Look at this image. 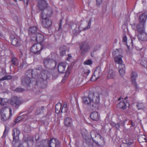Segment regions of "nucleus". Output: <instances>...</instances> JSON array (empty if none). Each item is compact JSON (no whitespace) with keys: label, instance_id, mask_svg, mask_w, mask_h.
Instances as JSON below:
<instances>
[{"label":"nucleus","instance_id":"f257e3e1","mask_svg":"<svg viewBox=\"0 0 147 147\" xmlns=\"http://www.w3.org/2000/svg\"><path fill=\"white\" fill-rule=\"evenodd\" d=\"M147 18V11L141 14L139 17V24L136 26V30L138 34L145 31L146 21Z\"/></svg>","mask_w":147,"mask_h":147},{"label":"nucleus","instance_id":"f03ea898","mask_svg":"<svg viewBox=\"0 0 147 147\" xmlns=\"http://www.w3.org/2000/svg\"><path fill=\"white\" fill-rule=\"evenodd\" d=\"M47 144L49 147H61L59 141L54 138H51L49 140H42L39 145H37L36 146H40L42 145V147H46Z\"/></svg>","mask_w":147,"mask_h":147},{"label":"nucleus","instance_id":"7ed1b4c3","mask_svg":"<svg viewBox=\"0 0 147 147\" xmlns=\"http://www.w3.org/2000/svg\"><path fill=\"white\" fill-rule=\"evenodd\" d=\"M90 98L92 99L93 108L97 109L99 106L100 100V94L98 92H89Z\"/></svg>","mask_w":147,"mask_h":147},{"label":"nucleus","instance_id":"20e7f679","mask_svg":"<svg viewBox=\"0 0 147 147\" xmlns=\"http://www.w3.org/2000/svg\"><path fill=\"white\" fill-rule=\"evenodd\" d=\"M23 103V100L22 98L17 96H12L11 98L10 101L11 105L16 109L18 108Z\"/></svg>","mask_w":147,"mask_h":147},{"label":"nucleus","instance_id":"39448f33","mask_svg":"<svg viewBox=\"0 0 147 147\" xmlns=\"http://www.w3.org/2000/svg\"><path fill=\"white\" fill-rule=\"evenodd\" d=\"M79 47L80 54L82 56H84L90 48L88 43L85 41L80 43L79 45Z\"/></svg>","mask_w":147,"mask_h":147},{"label":"nucleus","instance_id":"423d86ee","mask_svg":"<svg viewBox=\"0 0 147 147\" xmlns=\"http://www.w3.org/2000/svg\"><path fill=\"white\" fill-rule=\"evenodd\" d=\"M53 14V11L51 7H47L46 9L42 11L40 16V18H49Z\"/></svg>","mask_w":147,"mask_h":147},{"label":"nucleus","instance_id":"0eeeda50","mask_svg":"<svg viewBox=\"0 0 147 147\" xmlns=\"http://www.w3.org/2000/svg\"><path fill=\"white\" fill-rule=\"evenodd\" d=\"M44 66L46 68L50 67L53 65L54 67L56 66V61L53 59L48 57L44 58L43 60Z\"/></svg>","mask_w":147,"mask_h":147},{"label":"nucleus","instance_id":"6e6552de","mask_svg":"<svg viewBox=\"0 0 147 147\" xmlns=\"http://www.w3.org/2000/svg\"><path fill=\"white\" fill-rule=\"evenodd\" d=\"M10 38L12 45L16 47L20 45V38L14 34H11L10 35Z\"/></svg>","mask_w":147,"mask_h":147},{"label":"nucleus","instance_id":"1a4fd4ad","mask_svg":"<svg viewBox=\"0 0 147 147\" xmlns=\"http://www.w3.org/2000/svg\"><path fill=\"white\" fill-rule=\"evenodd\" d=\"M42 19L41 24L42 26L45 28H49L52 25V21L49 18H40Z\"/></svg>","mask_w":147,"mask_h":147},{"label":"nucleus","instance_id":"9d476101","mask_svg":"<svg viewBox=\"0 0 147 147\" xmlns=\"http://www.w3.org/2000/svg\"><path fill=\"white\" fill-rule=\"evenodd\" d=\"M20 131L18 128H15L13 129L12 136H13V142H17L19 138Z\"/></svg>","mask_w":147,"mask_h":147},{"label":"nucleus","instance_id":"9b49d317","mask_svg":"<svg viewBox=\"0 0 147 147\" xmlns=\"http://www.w3.org/2000/svg\"><path fill=\"white\" fill-rule=\"evenodd\" d=\"M34 36H33L32 39L33 40H36L38 43H41L44 40V36L43 35L39 33H36V34H34Z\"/></svg>","mask_w":147,"mask_h":147},{"label":"nucleus","instance_id":"f8f14e48","mask_svg":"<svg viewBox=\"0 0 147 147\" xmlns=\"http://www.w3.org/2000/svg\"><path fill=\"white\" fill-rule=\"evenodd\" d=\"M93 142L100 147H103L105 144L104 139L100 135L95 140H93Z\"/></svg>","mask_w":147,"mask_h":147},{"label":"nucleus","instance_id":"ddd939ff","mask_svg":"<svg viewBox=\"0 0 147 147\" xmlns=\"http://www.w3.org/2000/svg\"><path fill=\"white\" fill-rule=\"evenodd\" d=\"M138 75L137 73L134 71H132L131 76V79L132 85L135 87V89H137L138 88L137 84L136 81V78Z\"/></svg>","mask_w":147,"mask_h":147},{"label":"nucleus","instance_id":"4468645a","mask_svg":"<svg viewBox=\"0 0 147 147\" xmlns=\"http://www.w3.org/2000/svg\"><path fill=\"white\" fill-rule=\"evenodd\" d=\"M31 82V78L29 77L24 76L22 77L21 79V84L25 87L29 86Z\"/></svg>","mask_w":147,"mask_h":147},{"label":"nucleus","instance_id":"2eb2a0df","mask_svg":"<svg viewBox=\"0 0 147 147\" xmlns=\"http://www.w3.org/2000/svg\"><path fill=\"white\" fill-rule=\"evenodd\" d=\"M40 11H43L47 7V4L45 0H38L37 5Z\"/></svg>","mask_w":147,"mask_h":147},{"label":"nucleus","instance_id":"dca6fc26","mask_svg":"<svg viewBox=\"0 0 147 147\" xmlns=\"http://www.w3.org/2000/svg\"><path fill=\"white\" fill-rule=\"evenodd\" d=\"M99 67H97L95 70L94 74L90 78L91 81H95L99 77L100 75V70Z\"/></svg>","mask_w":147,"mask_h":147},{"label":"nucleus","instance_id":"f3484780","mask_svg":"<svg viewBox=\"0 0 147 147\" xmlns=\"http://www.w3.org/2000/svg\"><path fill=\"white\" fill-rule=\"evenodd\" d=\"M36 84L40 87L44 88L47 86V80L38 78L36 81Z\"/></svg>","mask_w":147,"mask_h":147},{"label":"nucleus","instance_id":"a211bd4d","mask_svg":"<svg viewBox=\"0 0 147 147\" xmlns=\"http://www.w3.org/2000/svg\"><path fill=\"white\" fill-rule=\"evenodd\" d=\"M67 65V63H65L61 62L59 63L58 66V71L61 73L65 72L66 71L65 69Z\"/></svg>","mask_w":147,"mask_h":147},{"label":"nucleus","instance_id":"6ab92c4d","mask_svg":"<svg viewBox=\"0 0 147 147\" xmlns=\"http://www.w3.org/2000/svg\"><path fill=\"white\" fill-rule=\"evenodd\" d=\"M9 113L8 115V113H2L1 115V120L4 121H6L9 119L12 115V109L10 108H9Z\"/></svg>","mask_w":147,"mask_h":147},{"label":"nucleus","instance_id":"aec40b11","mask_svg":"<svg viewBox=\"0 0 147 147\" xmlns=\"http://www.w3.org/2000/svg\"><path fill=\"white\" fill-rule=\"evenodd\" d=\"M36 72V70L29 69L26 72L25 76L26 77H29V78H31L32 77H34V76H36L37 75Z\"/></svg>","mask_w":147,"mask_h":147},{"label":"nucleus","instance_id":"412c9836","mask_svg":"<svg viewBox=\"0 0 147 147\" xmlns=\"http://www.w3.org/2000/svg\"><path fill=\"white\" fill-rule=\"evenodd\" d=\"M49 74L48 71L46 70H42L41 71L40 74L38 78L47 80Z\"/></svg>","mask_w":147,"mask_h":147},{"label":"nucleus","instance_id":"4be33fe9","mask_svg":"<svg viewBox=\"0 0 147 147\" xmlns=\"http://www.w3.org/2000/svg\"><path fill=\"white\" fill-rule=\"evenodd\" d=\"M127 97H126L124 99L125 101H121L119 102L117 105V107L123 110H125L126 108V105L125 102L127 103Z\"/></svg>","mask_w":147,"mask_h":147},{"label":"nucleus","instance_id":"5701e85b","mask_svg":"<svg viewBox=\"0 0 147 147\" xmlns=\"http://www.w3.org/2000/svg\"><path fill=\"white\" fill-rule=\"evenodd\" d=\"M138 37L139 40L142 41H145L147 40V33L145 32L138 34Z\"/></svg>","mask_w":147,"mask_h":147},{"label":"nucleus","instance_id":"b1692460","mask_svg":"<svg viewBox=\"0 0 147 147\" xmlns=\"http://www.w3.org/2000/svg\"><path fill=\"white\" fill-rule=\"evenodd\" d=\"M91 119L93 121H97L100 119V115L97 112H92L90 115Z\"/></svg>","mask_w":147,"mask_h":147},{"label":"nucleus","instance_id":"393cba45","mask_svg":"<svg viewBox=\"0 0 147 147\" xmlns=\"http://www.w3.org/2000/svg\"><path fill=\"white\" fill-rule=\"evenodd\" d=\"M90 135L92 140L93 141V140H95V139L100 137V135L98 132L95 130H93L90 132Z\"/></svg>","mask_w":147,"mask_h":147},{"label":"nucleus","instance_id":"a878e982","mask_svg":"<svg viewBox=\"0 0 147 147\" xmlns=\"http://www.w3.org/2000/svg\"><path fill=\"white\" fill-rule=\"evenodd\" d=\"M37 30V28L36 26H33L29 28L28 31V33L29 35L32 37V35L36 34L35 33L36 32Z\"/></svg>","mask_w":147,"mask_h":147},{"label":"nucleus","instance_id":"bb28decb","mask_svg":"<svg viewBox=\"0 0 147 147\" xmlns=\"http://www.w3.org/2000/svg\"><path fill=\"white\" fill-rule=\"evenodd\" d=\"M67 49V47L65 45L61 46L59 48L60 55L61 56H64Z\"/></svg>","mask_w":147,"mask_h":147},{"label":"nucleus","instance_id":"cd10ccee","mask_svg":"<svg viewBox=\"0 0 147 147\" xmlns=\"http://www.w3.org/2000/svg\"><path fill=\"white\" fill-rule=\"evenodd\" d=\"M83 102L86 105H89L90 104H92V99H90V94H89L88 97H84L83 98Z\"/></svg>","mask_w":147,"mask_h":147},{"label":"nucleus","instance_id":"c85d7f7f","mask_svg":"<svg viewBox=\"0 0 147 147\" xmlns=\"http://www.w3.org/2000/svg\"><path fill=\"white\" fill-rule=\"evenodd\" d=\"M63 108L61 103L57 104L55 107V112L57 114L62 113Z\"/></svg>","mask_w":147,"mask_h":147},{"label":"nucleus","instance_id":"c756f323","mask_svg":"<svg viewBox=\"0 0 147 147\" xmlns=\"http://www.w3.org/2000/svg\"><path fill=\"white\" fill-rule=\"evenodd\" d=\"M138 140L140 143L142 142L147 143V136L145 135H140L138 136Z\"/></svg>","mask_w":147,"mask_h":147},{"label":"nucleus","instance_id":"7c9ffc66","mask_svg":"<svg viewBox=\"0 0 147 147\" xmlns=\"http://www.w3.org/2000/svg\"><path fill=\"white\" fill-rule=\"evenodd\" d=\"M36 45L35 44L33 45L31 48V51L32 53L35 55H39L40 54V52L38 50V49L36 48Z\"/></svg>","mask_w":147,"mask_h":147},{"label":"nucleus","instance_id":"2f4dec72","mask_svg":"<svg viewBox=\"0 0 147 147\" xmlns=\"http://www.w3.org/2000/svg\"><path fill=\"white\" fill-rule=\"evenodd\" d=\"M64 123L66 127H70L72 124V121L69 117H67L64 119Z\"/></svg>","mask_w":147,"mask_h":147},{"label":"nucleus","instance_id":"473e14b6","mask_svg":"<svg viewBox=\"0 0 147 147\" xmlns=\"http://www.w3.org/2000/svg\"><path fill=\"white\" fill-rule=\"evenodd\" d=\"M122 56L120 55L116 56L115 57V62L119 64L122 63L123 62V61L122 59Z\"/></svg>","mask_w":147,"mask_h":147},{"label":"nucleus","instance_id":"72a5a7b5","mask_svg":"<svg viewBox=\"0 0 147 147\" xmlns=\"http://www.w3.org/2000/svg\"><path fill=\"white\" fill-rule=\"evenodd\" d=\"M115 76V72L113 70H110L109 71L107 74V78L108 79L114 78Z\"/></svg>","mask_w":147,"mask_h":147},{"label":"nucleus","instance_id":"f704fd0d","mask_svg":"<svg viewBox=\"0 0 147 147\" xmlns=\"http://www.w3.org/2000/svg\"><path fill=\"white\" fill-rule=\"evenodd\" d=\"M11 64L15 66H17L18 64V59L15 57L11 58Z\"/></svg>","mask_w":147,"mask_h":147},{"label":"nucleus","instance_id":"c9c22d12","mask_svg":"<svg viewBox=\"0 0 147 147\" xmlns=\"http://www.w3.org/2000/svg\"><path fill=\"white\" fill-rule=\"evenodd\" d=\"M9 100L8 99L5 98H0V104L1 106H4L6 105L7 103L8 102Z\"/></svg>","mask_w":147,"mask_h":147},{"label":"nucleus","instance_id":"e433bc0d","mask_svg":"<svg viewBox=\"0 0 147 147\" xmlns=\"http://www.w3.org/2000/svg\"><path fill=\"white\" fill-rule=\"evenodd\" d=\"M35 45H36V48H37L38 51H39L40 53L41 51L43 49L44 45L42 43H38L35 44Z\"/></svg>","mask_w":147,"mask_h":147},{"label":"nucleus","instance_id":"4c0bfd02","mask_svg":"<svg viewBox=\"0 0 147 147\" xmlns=\"http://www.w3.org/2000/svg\"><path fill=\"white\" fill-rule=\"evenodd\" d=\"M44 109V106H41V107H38L35 112V114L36 115H38L40 114L41 113L43 112Z\"/></svg>","mask_w":147,"mask_h":147},{"label":"nucleus","instance_id":"58836bf2","mask_svg":"<svg viewBox=\"0 0 147 147\" xmlns=\"http://www.w3.org/2000/svg\"><path fill=\"white\" fill-rule=\"evenodd\" d=\"M18 147H28V144L27 142H22L19 143Z\"/></svg>","mask_w":147,"mask_h":147},{"label":"nucleus","instance_id":"ea45409f","mask_svg":"<svg viewBox=\"0 0 147 147\" xmlns=\"http://www.w3.org/2000/svg\"><path fill=\"white\" fill-rule=\"evenodd\" d=\"M81 31L80 29V27L78 26V27L76 26L75 29H74L73 31V32L74 34L77 35Z\"/></svg>","mask_w":147,"mask_h":147},{"label":"nucleus","instance_id":"a19ab883","mask_svg":"<svg viewBox=\"0 0 147 147\" xmlns=\"http://www.w3.org/2000/svg\"><path fill=\"white\" fill-rule=\"evenodd\" d=\"M12 78V76L11 75H7L4 76L0 79V81H3L4 80H8Z\"/></svg>","mask_w":147,"mask_h":147},{"label":"nucleus","instance_id":"79ce46f5","mask_svg":"<svg viewBox=\"0 0 147 147\" xmlns=\"http://www.w3.org/2000/svg\"><path fill=\"white\" fill-rule=\"evenodd\" d=\"M30 112L28 113H27L26 114L23 115H22L21 116H20V118H21V119L22 120H24L25 119H27L28 118H29L28 116V114L30 113Z\"/></svg>","mask_w":147,"mask_h":147},{"label":"nucleus","instance_id":"37998d69","mask_svg":"<svg viewBox=\"0 0 147 147\" xmlns=\"http://www.w3.org/2000/svg\"><path fill=\"white\" fill-rule=\"evenodd\" d=\"M92 21V18H90V19L89 22L88 23V25L87 26L86 28H84L83 30H87L89 29L90 27V26L91 24V22Z\"/></svg>","mask_w":147,"mask_h":147},{"label":"nucleus","instance_id":"c03bdc74","mask_svg":"<svg viewBox=\"0 0 147 147\" xmlns=\"http://www.w3.org/2000/svg\"><path fill=\"white\" fill-rule=\"evenodd\" d=\"M92 61L91 59H88L85 61L84 63L85 65H90L92 64Z\"/></svg>","mask_w":147,"mask_h":147},{"label":"nucleus","instance_id":"a18cd8bd","mask_svg":"<svg viewBox=\"0 0 147 147\" xmlns=\"http://www.w3.org/2000/svg\"><path fill=\"white\" fill-rule=\"evenodd\" d=\"M8 130H7L6 127H5L3 135L2 136V138H5L6 136L7 135L8 132Z\"/></svg>","mask_w":147,"mask_h":147},{"label":"nucleus","instance_id":"49530a36","mask_svg":"<svg viewBox=\"0 0 147 147\" xmlns=\"http://www.w3.org/2000/svg\"><path fill=\"white\" fill-rule=\"evenodd\" d=\"M102 2V0H96V5L98 7H99Z\"/></svg>","mask_w":147,"mask_h":147},{"label":"nucleus","instance_id":"de8ad7c7","mask_svg":"<svg viewBox=\"0 0 147 147\" xmlns=\"http://www.w3.org/2000/svg\"><path fill=\"white\" fill-rule=\"evenodd\" d=\"M119 72L120 76L121 77H123L125 73V69H119Z\"/></svg>","mask_w":147,"mask_h":147},{"label":"nucleus","instance_id":"09e8293b","mask_svg":"<svg viewBox=\"0 0 147 147\" xmlns=\"http://www.w3.org/2000/svg\"><path fill=\"white\" fill-rule=\"evenodd\" d=\"M119 69H125V65L122 63L119 64Z\"/></svg>","mask_w":147,"mask_h":147},{"label":"nucleus","instance_id":"8fccbe9b","mask_svg":"<svg viewBox=\"0 0 147 147\" xmlns=\"http://www.w3.org/2000/svg\"><path fill=\"white\" fill-rule=\"evenodd\" d=\"M24 90V89L21 88H17L14 91L16 92H21Z\"/></svg>","mask_w":147,"mask_h":147},{"label":"nucleus","instance_id":"3c124183","mask_svg":"<svg viewBox=\"0 0 147 147\" xmlns=\"http://www.w3.org/2000/svg\"><path fill=\"white\" fill-rule=\"evenodd\" d=\"M132 143V142L131 141H129V139H126L125 140V142L123 144H127L128 146H129L130 145H131Z\"/></svg>","mask_w":147,"mask_h":147},{"label":"nucleus","instance_id":"603ef678","mask_svg":"<svg viewBox=\"0 0 147 147\" xmlns=\"http://www.w3.org/2000/svg\"><path fill=\"white\" fill-rule=\"evenodd\" d=\"M114 127H115V128L117 130H119L120 128V125L119 123H117V124L114 123V125H113Z\"/></svg>","mask_w":147,"mask_h":147},{"label":"nucleus","instance_id":"864d4df0","mask_svg":"<svg viewBox=\"0 0 147 147\" xmlns=\"http://www.w3.org/2000/svg\"><path fill=\"white\" fill-rule=\"evenodd\" d=\"M63 107H64V109H65L64 112H67V104L66 102H64L63 103V106H62V108H63Z\"/></svg>","mask_w":147,"mask_h":147},{"label":"nucleus","instance_id":"5fc2aeb1","mask_svg":"<svg viewBox=\"0 0 147 147\" xmlns=\"http://www.w3.org/2000/svg\"><path fill=\"white\" fill-rule=\"evenodd\" d=\"M21 119V118H20V116L18 117L17 118H16L15 119L14 121L15 123H17L20 121L22 120Z\"/></svg>","mask_w":147,"mask_h":147},{"label":"nucleus","instance_id":"6e6d98bb","mask_svg":"<svg viewBox=\"0 0 147 147\" xmlns=\"http://www.w3.org/2000/svg\"><path fill=\"white\" fill-rule=\"evenodd\" d=\"M117 51H113L112 52V54L113 56H115L117 54H118L119 51L117 49H116Z\"/></svg>","mask_w":147,"mask_h":147},{"label":"nucleus","instance_id":"4d7b16f0","mask_svg":"<svg viewBox=\"0 0 147 147\" xmlns=\"http://www.w3.org/2000/svg\"><path fill=\"white\" fill-rule=\"evenodd\" d=\"M15 1H18V0H13ZM19 1H23L24 3H26V4L27 5H28V2L29 1V0H19Z\"/></svg>","mask_w":147,"mask_h":147},{"label":"nucleus","instance_id":"13d9d810","mask_svg":"<svg viewBox=\"0 0 147 147\" xmlns=\"http://www.w3.org/2000/svg\"><path fill=\"white\" fill-rule=\"evenodd\" d=\"M131 125V126L134 127L135 125V123L134 122H133L132 120H131L129 121Z\"/></svg>","mask_w":147,"mask_h":147},{"label":"nucleus","instance_id":"bf43d9fd","mask_svg":"<svg viewBox=\"0 0 147 147\" xmlns=\"http://www.w3.org/2000/svg\"><path fill=\"white\" fill-rule=\"evenodd\" d=\"M53 78L54 79H55L58 76V75L57 74V72H56V74H53Z\"/></svg>","mask_w":147,"mask_h":147},{"label":"nucleus","instance_id":"052dcab7","mask_svg":"<svg viewBox=\"0 0 147 147\" xmlns=\"http://www.w3.org/2000/svg\"><path fill=\"white\" fill-rule=\"evenodd\" d=\"M127 40L126 36H124L123 38V41L124 42H127Z\"/></svg>","mask_w":147,"mask_h":147},{"label":"nucleus","instance_id":"680f3d73","mask_svg":"<svg viewBox=\"0 0 147 147\" xmlns=\"http://www.w3.org/2000/svg\"><path fill=\"white\" fill-rule=\"evenodd\" d=\"M121 147H130L127 144H122L121 145Z\"/></svg>","mask_w":147,"mask_h":147},{"label":"nucleus","instance_id":"e2e57ef3","mask_svg":"<svg viewBox=\"0 0 147 147\" xmlns=\"http://www.w3.org/2000/svg\"><path fill=\"white\" fill-rule=\"evenodd\" d=\"M127 121V119H126L122 121H121V124H122L123 126H124L125 125V122Z\"/></svg>","mask_w":147,"mask_h":147},{"label":"nucleus","instance_id":"0e129e2a","mask_svg":"<svg viewBox=\"0 0 147 147\" xmlns=\"http://www.w3.org/2000/svg\"><path fill=\"white\" fill-rule=\"evenodd\" d=\"M68 57L67 58L66 60H69L72 57L71 55L70 54H68Z\"/></svg>","mask_w":147,"mask_h":147},{"label":"nucleus","instance_id":"69168bd1","mask_svg":"<svg viewBox=\"0 0 147 147\" xmlns=\"http://www.w3.org/2000/svg\"><path fill=\"white\" fill-rule=\"evenodd\" d=\"M60 22L59 23V30L61 28V22H62V20H60Z\"/></svg>","mask_w":147,"mask_h":147},{"label":"nucleus","instance_id":"338daca9","mask_svg":"<svg viewBox=\"0 0 147 147\" xmlns=\"http://www.w3.org/2000/svg\"><path fill=\"white\" fill-rule=\"evenodd\" d=\"M19 55L20 57H22V53L21 51H20V53L19 54Z\"/></svg>","mask_w":147,"mask_h":147},{"label":"nucleus","instance_id":"774afa93","mask_svg":"<svg viewBox=\"0 0 147 147\" xmlns=\"http://www.w3.org/2000/svg\"><path fill=\"white\" fill-rule=\"evenodd\" d=\"M121 97H120L117 100L118 101H119L121 100Z\"/></svg>","mask_w":147,"mask_h":147}]
</instances>
